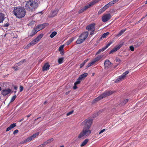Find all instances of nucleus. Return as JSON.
<instances>
[{
    "label": "nucleus",
    "instance_id": "obj_1",
    "mask_svg": "<svg viewBox=\"0 0 147 147\" xmlns=\"http://www.w3.org/2000/svg\"><path fill=\"white\" fill-rule=\"evenodd\" d=\"M14 15L17 18H21L24 17L26 14V11L24 7H15L13 11Z\"/></svg>",
    "mask_w": 147,
    "mask_h": 147
},
{
    "label": "nucleus",
    "instance_id": "obj_2",
    "mask_svg": "<svg viewBox=\"0 0 147 147\" xmlns=\"http://www.w3.org/2000/svg\"><path fill=\"white\" fill-rule=\"evenodd\" d=\"M38 6L37 3L33 0H30L27 2L25 6L26 9L30 11H35Z\"/></svg>",
    "mask_w": 147,
    "mask_h": 147
},
{
    "label": "nucleus",
    "instance_id": "obj_3",
    "mask_svg": "<svg viewBox=\"0 0 147 147\" xmlns=\"http://www.w3.org/2000/svg\"><path fill=\"white\" fill-rule=\"evenodd\" d=\"M91 131L89 129L83 128L81 132L78 136L79 138H81L83 137L86 138L91 133Z\"/></svg>",
    "mask_w": 147,
    "mask_h": 147
},
{
    "label": "nucleus",
    "instance_id": "obj_4",
    "mask_svg": "<svg viewBox=\"0 0 147 147\" xmlns=\"http://www.w3.org/2000/svg\"><path fill=\"white\" fill-rule=\"evenodd\" d=\"M88 35V32L82 33L77 39L76 41L77 44H79L82 43L87 37Z\"/></svg>",
    "mask_w": 147,
    "mask_h": 147
},
{
    "label": "nucleus",
    "instance_id": "obj_5",
    "mask_svg": "<svg viewBox=\"0 0 147 147\" xmlns=\"http://www.w3.org/2000/svg\"><path fill=\"white\" fill-rule=\"evenodd\" d=\"M113 92L111 91H106L105 92L101 95L98 96L93 100V102L97 101L101 99L109 96L113 94Z\"/></svg>",
    "mask_w": 147,
    "mask_h": 147
},
{
    "label": "nucleus",
    "instance_id": "obj_6",
    "mask_svg": "<svg viewBox=\"0 0 147 147\" xmlns=\"http://www.w3.org/2000/svg\"><path fill=\"white\" fill-rule=\"evenodd\" d=\"M92 123V119H86L82 122V125L84 126L83 128L90 129Z\"/></svg>",
    "mask_w": 147,
    "mask_h": 147
},
{
    "label": "nucleus",
    "instance_id": "obj_7",
    "mask_svg": "<svg viewBox=\"0 0 147 147\" xmlns=\"http://www.w3.org/2000/svg\"><path fill=\"white\" fill-rule=\"evenodd\" d=\"M43 36L42 34H40L34 39L32 40L31 42L27 45V46L29 47L31 45H34L37 43L42 38Z\"/></svg>",
    "mask_w": 147,
    "mask_h": 147
},
{
    "label": "nucleus",
    "instance_id": "obj_8",
    "mask_svg": "<svg viewBox=\"0 0 147 147\" xmlns=\"http://www.w3.org/2000/svg\"><path fill=\"white\" fill-rule=\"evenodd\" d=\"M95 25L94 23H93L89 25L86 27V29L90 31V35L93 34L95 30Z\"/></svg>",
    "mask_w": 147,
    "mask_h": 147
},
{
    "label": "nucleus",
    "instance_id": "obj_9",
    "mask_svg": "<svg viewBox=\"0 0 147 147\" xmlns=\"http://www.w3.org/2000/svg\"><path fill=\"white\" fill-rule=\"evenodd\" d=\"M39 134V132H37L34 134L33 135H32L30 136L28 138L26 139L25 140H24L22 141L21 142V144H23L27 142L30 141L33 138H35L36 136L38 135Z\"/></svg>",
    "mask_w": 147,
    "mask_h": 147
},
{
    "label": "nucleus",
    "instance_id": "obj_10",
    "mask_svg": "<svg viewBox=\"0 0 147 147\" xmlns=\"http://www.w3.org/2000/svg\"><path fill=\"white\" fill-rule=\"evenodd\" d=\"M129 73V72L128 71H125V72L123 73L121 75L119 76L118 78L116 79V82H119L123 79L126 76L127 74Z\"/></svg>",
    "mask_w": 147,
    "mask_h": 147
},
{
    "label": "nucleus",
    "instance_id": "obj_11",
    "mask_svg": "<svg viewBox=\"0 0 147 147\" xmlns=\"http://www.w3.org/2000/svg\"><path fill=\"white\" fill-rule=\"evenodd\" d=\"M111 18V16L110 14H107L104 15L102 17V21L105 22Z\"/></svg>",
    "mask_w": 147,
    "mask_h": 147
},
{
    "label": "nucleus",
    "instance_id": "obj_12",
    "mask_svg": "<svg viewBox=\"0 0 147 147\" xmlns=\"http://www.w3.org/2000/svg\"><path fill=\"white\" fill-rule=\"evenodd\" d=\"M112 63L107 59L106 60L104 63V66L105 69H107L112 65Z\"/></svg>",
    "mask_w": 147,
    "mask_h": 147
},
{
    "label": "nucleus",
    "instance_id": "obj_13",
    "mask_svg": "<svg viewBox=\"0 0 147 147\" xmlns=\"http://www.w3.org/2000/svg\"><path fill=\"white\" fill-rule=\"evenodd\" d=\"M113 43V42L112 41H110L106 45L103 47L102 48L98 50V51L97 52V54H98L100 53L101 52L104 51L111 44Z\"/></svg>",
    "mask_w": 147,
    "mask_h": 147
},
{
    "label": "nucleus",
    "instance_id": "obj_14",
    "mask_svg": "<svg viewBox=\"0 0 147 147\" xmlns=\"http://www.w3.org/2000/svg\"><path fill=\"white\" fill-rule=\"evenodd\" d=\"M59 10V9L57 8H55L54 10L52 11H51L50 15V17H53L56 16Z\"/></svg>",
    "mask_w": 147,
    "mask_h": 147
},
{
    "label": "nucleus",
    "instance_id": "obj_15",
    "mask_svg": "<svg viewBox=\"0 0 147 147\" xmlns=\"http://www.w3.org/2000/svg\"><path fill=\"white\" fill-rule=\"evenodd\" d=\"M122 44H120L118 45H117L109 53V54L113 53L115 52H116L120 48L122 47Z\"/></svg>",
    "mask_w": 147,
    "mask_h": 147
},
{
    "label": "nucleus",
    "instance_id": "obj_16",
    "mask_svg": "<svg viewBox=\"0 0 147 147\" xmlns=\"http://www.w3.org/2000/svg\"><path fill=\"white\" fill-rule=\"evenodd\" d=\"M48 25V24L44 23L37 26L36 28V29H37L39 31L44 28L45 26H47Z\"/></svg>",
    "mask_w": 147,
    "mask_h": 147
},
{
    "label": "nucleus",
    "instance_id": "obj_17",
    "mask_svg": "<svg viewBox=\"0 0 147 147\" xmlns=\"http://www.w3.org/2000/svg\"><path fill=\"white\" fill-rule=\"evenodd\" d=\"M50 66L49 64V63H45L42 67V70L43 71H46L49 69Z\"/></svg>",
    "mask_w": 147,
    "mask_h": 147
},
{
    "label": "nucleus",
    "instance_id": "obj_18",
    "mask_svg": "<svg viewBox=\"0 0 147 147\" xmlns=\"http://www.w3.org/2000/svg\"><path fill=\"white\" fill-rule=\"evenodd\" d=\"M11 90L10 89L3 90L2 92V94L5 96L10 92Z\"/></svg>",
    "mask_w": 147,
    "mask_h": 147
},
{
    "label": "nucleus",
    "instance_id": "obj_19",
    "mask_svg": "<svg viewBox=\"0 0 147 147\" xmlns=\"http://www.w3.org/2000/svg\"><path fill=\"white\" fill-rule=\"evenodd\" d=\"M16 124L15 123H13L11 124L9 127H8L6 130V131H8L10 130L11 129H12L14 127H15L16 126Z\"/></svg>",
    "mask_w": 147,
    "mask_h": 147
},
{
    "label": "nucleus",
    "instance_id": "obj_20",
    "mask_svg": "<svg viewBox=\"0 0 147 147\" xmlns=\"http://www.w3.org/2000/svg\"><path fill=\"white\" fill-rule=\"evenodd\" d=\"M38 31L36 28H34V29L32 31L30 34V36H32L35 34H36L37 32Z\"/></svg>",
    "mask_w": 147,
    "mask_h": 147
},
{
    "label": "nucleus",
    "instance_id": "obj_21",
    "mask_svg": "<svg viewBox=\"0 0 147 147\" xmlns=\"http://www.w3.org/2000/svg\"><path fill=\"white\" fill-rule=\"evenodd\" d=\"M89 141V139H85L81 143V147L85 145Z\"/></svg>",
    "mask_w": 147,
    "mask_h": 147
},
{
    "label": "nucleus",
    "instance_id": "obj_22",
    "mask_svg": "<svg viewBox=\"0 0 147 147\" xmlns=\"http://www.w3.org/2000/svg\"><path fill=\"white\" fill-rule=\"evenodd\" d=\"M102 57V56L101 55L98 56L97 57L95 58L93 61L94 62V63H95L96 62L100 60Z\"/></svg>",
    "mask_w": 147,
    "mask_h": 147
},
{
    "label": "nucleus",
    "instance_id": "obj_23",
    "mask_svg": "<svg viewBox=\"0 0 147 147\" xmlns=\"http://www.w3.org/2000/svg\"><path fill=\"white\" fill-rule=\"evenodd\" d=\"M5 19L4 15L2 13H0V23L2 22Z\"/></svg>",
    "mask_w": 147,
    "mask_h": 147
},
{
    "label": "nucleus",
    "instance_id": "obj_24",
    "mask_svg": "<svg viewBox=\"0 0 147 147\" xmlns=\"http://www.w3.org/2000/svg\"><path fill=\"white\" fill-rule=\"evenodd\" d=\"M88 75V74L87 73H85L81 75L79 77L80 79L82 80L83 78L86 77Z\"/></svg>",
    "mask_w": 147,
    "mask_h": 147
},
{
    "label": "nucleus",
    "instance_id": "obj_25",
    "mask_svg": "<svg viewBox=\"0 0 147 147\" xmlns=\"http://www.w3.org/2000/svg\"><path fill=\"white\" fill-rule=\"evenodd\" d=\"M26 61V60L25 59H23L21 61H20L18 63L16 64L15 65L16 66H20L23 63L25 62Z\"/></svg>",
    "mask_w": 147,
    "mask_h": 147
},
{
    "label": "nucleus",
    "instance_id": "obj_26",
    "mask_svg": "<svg viewBox=\"0 0 147 147\" xmlns=\"http://www.w3.org/2000/svg\"><path fill=\"white\" fill-rule=\"evenodd\" d=\"M74 40V38H72L68 40L66 43V44L67 45H69Z\"/></svg>",
    "mask_w": 147,
    "mask_h": 147
},
{
    "label": "nucleus",
    "instance_id": "obj_27",
    "mask_svg": "<svg viewBox=\"0 0 147 147\" xmlns=\"http://www.w3.org/2000/svg\"><path fill=\"white\" fill-rule=\"evenodd\" d=\"M92 5L90 2L88 4L86 5L83 8L84 10H86L89 8Z\"/></svg>",
    "mask_w": 147,
    "mask_h": 147
},
{
    "label": "nucleus",
    "instance_id": "obj_28",
    "mask_svg": "<svg viewBox=\"0 0 147 147\" xmlns=\"http://www.w3.org/2000/svg\"><path fill=\"white\" fill-rule=\"evenodd\" d=\"M64 59V58L63 57L59 58L58 60V62L59 64H61L63 62Z\"/></svg>",
    "mask_w": 147,
    "mask_h": 147
},
{
    "label": "nucleus",
    "instance_id": "obj_29",
    "mask_svg": "<svg viewBox=\"0 0 147 147\" xmlns=\"http://www.w3.org/2000/svg\"><path fill=\"white\" fill-rule=\"evenodd\" d=\"M106 9L104 7H103L102 8L100 9V10L98 11V14L99 15L101 14Z\"/></svg>",
    "mask_w": 147,
    "mask_h": 147
},
{
    "label": "nucleus",
    "instance_id": "obj_30",
    "mask_svg": "<svg viewBox=\"0 0 147 147\" xmlns=\"http://www.w3.org/2000/svg\"><path fill=\"white\" fill-rule=\"evenodd\" d=\"M57 34V33L56 32L54 31L50 35V37L51 38H53L54 36H55Z\"/></svg>",
    "mask_w": 147,
    "mask_h": 147
},
{
    "label": "nucleus",
    "instance_id": "obj_31",
    "mask_svg": "<svg viewBox=\"0 0 147 147\" xmlns=\"http://www.w3.org/2000/svg\"><path fill=\"white\" fill-rule=\"evenodd\" d=\"M125 30H121L120 32L117 35V36H120L122 34H123V33L125 32Z\"/></svg>",
    "mask_w": 147,
    "mask_h": 147
},
{
    "label": "nucleus",
    "instance_id": "obj_32",
    "mask_svg": "<svg viewBox=\"0 0 147 147\" xmlns=\"http://www.w3.org/2000/svg\"><path fill=\"white\" fill-rule=\"evenodd\" d=\"M94 62L92 60V61H91L88 64L87 66H86L87 68H88L89 67L91 66L92 65H93L94 63Z\"/></svg>",
    "mask_w": 147,
    "mask_h": 147
},
{
    "label": "nucleus",
    "instance_id": "obj_33",
    "mask_svg": "<svg viewBox=\"0 0 147 147\" xmlns=\"http://www.w3.org/2000/svg\"><path fill=\"white\" fill-rule=\"evenodd\" d=\"M109 33L108 32H107L106 33H105L103 34L102 36L101 37L104 38L105 37H106L109 34Z\"/></svg>",
    "mask_w": 147,
    "mask_h": 147
},
{
    "label": "nucleus",
    "instance_id": "obj_34",
    "mask_svg": "<svg viewBox=\"0 0 147 147\" xmlns=\"http://www.w3.org/2000/svg\"><path fill=\"white\" fill-rule=\"evenodd\" d=\"M128 99H126L124 100L121 103V104L122 105H124L128 101Z\"/></svg>",
    "mask_w": 147,
    "mask_h": 147
},
{
    "label": "nucleus",
    "instance_id": "obj_35",
    "mask_svg": "<svg viewBox=\"0 0 147 147\" xmlns=\"http://www.w3.org/2000/svg\"><path fill=\"white\" fill-rule=\"evenodd\" d=\"M111 7V5H110L109 3H108L106 5H105V6H104L103 7L105 8L106 9H107V8H108L109 7Z\"/></svg>",
    "mask_w": 147,
    "mask_h": 147
},
{
    "label": "nucleus",
    "instance_id": "obj_36",
    "mask_svg": "<svg viewBox=\"0 0 147 147\" xmlns=\"http://www.w3.org/2000/svg\"><path fill=\"white\" fill-rule=\"evenodd\" d=\"M81 80H82L81 79H80L79 78H78V79H77L76 82L75 83V84H80V81Z\"/></svg>",
    "mask_w": 147,
    "mask_h": 147
},
{
    "label": "nucleus",
    "instance_id": "obj_37",
    "mask_svg": "<svg viewBox=\"0 0 147 147\" xmlns=\"http://www.w3.org/2000/svg\"><path fill=\"white\" fill-rule=\"evenodd\" d=\"M64 46V45H62L60 46L59 48V51H62L63 48Z\"/></svg>",
    "mask_w": 147,
    "mask_h": 147
},
{
    "label": "nucleus",
    "instance_id": "obj_38",
    "mask_svg": "<svg viewBox=\"0 0 147 147\" xmlns=\"http://www.w3.org/2000/svg\"><path fill=\"white\" fill-rule=\"evenodd\" d=\"M16 98V96L14 95L13 96L11 100V102H13Z\"/></svg>",
    "mask_w": 147,
    "mask_h": 147
},
{
    "label": "nucleus",
    "instance_id": "obj_39",
    "mask_svg": "<svg viewBox=\"0 0 147 147\" xmlns=\"http://www.w3.org/2000/svg\"><path fill=\"white\" fill-rule=\"evenodd\" d=\"M53 138H51V139H50L46 141L47 142V143L49 144V143H51V142H53Z\"/></svg>",
    "mask_w": 147,
    "mask_h": 147
},
{
    "label": "nucleus",
    "instance_id": "obj_40",
    "mask_svg": "<svg viewBox=\"0 0 147 147\" xmlns=\"http://www.w3.org/2000/svg\"><path fill=\"white\" fill-rule=\"evenodd\" d=\"M73 113V111H71L70 112H69L67 113V116H68L71 115V114H72Z\"/></svg>",
    "mask_w": 147,
    "mask_h": 147
},
{
    "label": "nucleus",
    "instance_id": "obj_41",
    "mask_svg": "<svg viewBox=\"0 0 147 147\" xmlns=\"http://www.w3.org/2000/svg\"><path fill=\"white\" fill-rule=\"evenodd\" d=\"M47 142V141H46L45 142H44L41 145H42V146L44 147L45 146H46L47 144H48Z\"/></svg>",
    "mask_w": 147,
    "mask_h": 147
},
{
    "label": "nucleus",
    "instance_id": "obj_42",
    "mask_svg": "<svg viewBox=\"0 0 147 147\" xmlns=\"http://www.w3.org/2000/svg\"><path fill=\"white\" fill-rule=\"evenodd\" d=\"M12 68H13L15 71H17L18 70L19 68L18 67H17L16 66H14L12 67Z\"/></svg>",
    "mask_w": 147,
    "mask_h": 147
},
{
    "label": "nucleus",
    "instance_id": "obj_43",
    "mask_svg": "<svg viewBox=\"0 0 147 147\" xmlns=\"http://www.w3.org/2000/svg\"><path fill=\"white\" fill-rule=\"evenodd\" d=\"M85 11V10H84L83 9V8L81 10H79L78 11L79 13H82L83 11Z\"/></svg>",
    "mask_w": 147,
    "mask_h": 147
},
{
    "label": "nucleus",
    "instance_id": "obj_44",
    "mask_svg": "<svg viewBox=\"0 0 147 147\" xmlns=\"http://www.w3.org/2000/svg\"><path fill=\"white\" fill-rule=\"evenodd\" d=\"M130 49L132 51H133L134 50V48L133 46H131L130 47Z\"/></svg>",
    "mask_w": 147,
    "mask_h": 147
},
{
    "label": "nucleus",
    "instance_id": "obj_45",
    "mask_svg": "<svg viewBox=\"0 0 147 147\" xmlns=\"http://www.w3.org/2000/svg\"><path fill=\"white\" fill-rule=\"evenodd\" d=\"M115 60L117 62H119L121 61V60L119 58L117 57L116 58Z\"/></svg>",
    "mask_w": 147,
    "mask_h": 147
},
{
    "label": "nucleus",
    "instance_id": "obj_46",
    "mask_svg": "<svg viewBox=\"0 0 147 147\" xmlns=\"http://www.w3.org/2000/svg\"><path fill=\"white\" fill-rule=\"evenodd\" d=\"M106 130L105 129H103L102 130L100 131L99 132V134H101L104 131H105Z\"/></svg>",
    "mask_w": 147,
    "mask_h": 147
},
{
    "label": "nucleus",
    "instance_id": "obj_47",
    "mask_svg": "<svg viewBox=\"0 0 147 147\" xmlns=\"http://www.w3.org/2000/svg\"><path fill=\"white\" fill-rule=\"evenodd\" d=\"M18 132V129H16L13 132V134H16Z\"/></svg>",
    "mask_w": 147,
    "mask_h": 147
},
{
    "label": "nucleus",
    "instance_id": "obj_48",
    "mask_svg": "<svg viewBox=\"0 0 147 147\" xmlns=\"http://www.w3.org/2000/svg\"><path fill=\"white\" fill-rule=\"evenodd\" d=\"M24 88L22 86H20V92H22Z\"/></svg>",
    "mask_w": 147,
    "mask_h": 147
},
{
    "label": "nucleus",
    "instance_id": "obj_49",
    "mask_svg": "<svg viewBox=\"0 0 147 147\" xmlns=\"http://www.w3.org/2000/svg\"><path fill=\"white\" fill-rule=\"evenodd\" d=\"M44 59L42 58L39 59L38 61L39 63H40Z\"/></svg>",
    "mask_w": 147,
    "mask_h": 147
},
{
    "label": "nucleus",
    "instance_id": "obj_50",
    "mask_svg": "<svg viewBox=\"0 0 147 147\" xmlns=\"http://www.w3.org/2000/svg\"><path fill=\"white\" fill-rule=\"evenodd\" d=\"M77 84L74 83V85L73 87V89L74 90L76 89L77 88V87L76 86Z\"/></svg>",
    "mask_w": 147,
    "mask_h": 147
},
{
    "label": "nucleus",
    "instance_id": "obj_51",
    "mask_svg": "<svg viewBox=\"0 0 147 147\" xmlns=\"http://www.w3.org/2000/svg\"><path fill=\"white\" fill-rule=\"evenodd\" d=\"M108 3L110 5H111V6L113 4H114L112 1L109 2V3Z\"/></svg>",
    "mask_w": 147,
    "mask_h": 147
},
{
    "label": "nucleus",
    "instance_id": "obj_52",
    "mask_svg": "<svg viewBox=\"0 0 147 147\" xmlns=\"http://www.w3.org/2000/svg\"><path fill=\"white\" fill-rule=\"evenodd\" d=\"M85 65V64L83 62L82 63L80 64V68H82L83 66H84V65Z\"/></svg>",
    "mask_w": 147,
    "mask_h": 147
},
{
    "label": "nucleus",
    "instance_id": "obj_53",
    "mask_svg": "<svg viewBox=\"0 0 147 147\" xmlns=\"http://www.w3.org/2000/svg\"><path fill=\"white\" fill-rule=\"evenodd\" d=\"M119 0H113L112 1L113 3L114 4L115 3L118 1Z\"/></svg>",
    "mask_w": 147,
    "mask_h": 147
},
{
    "label": "nucleus",
    "instance_id": "obj_54",
    "mask_svg": "<svg viewBox=\"0 0 147 147\" xmlns=\"http://www.w3.org/2000/svg\"><path fill=\"white\" fill-rule=\"evenodd\" d=\"M147 16V13L142 18L140 21H139L138 22H140L141 20H142L144 18L146 17V16Z\"/></svg>",
    "mask_w": 147,
    "mask_h": 147
},
{
    "label": "nucleus",
    "instance_id": "obj_55",
    "mask_svg": "<svg viewBox=\"0 0 147 147\" xmlns=\"http://www.w3.org/2000/svg\"><path fill=\"white\" fill-rule=\"evenodd\" d=\"M9 24L8 23H6L3 26L4 27H7L9 26Z\"/></svg>",
    "mask_w": 147,
    "mask_h": 147
},
{
    "label": "nucleus",
    "instance_id": "obj_56",
    "mask_svg": "<svg viewBox=\"0 0 147 147\" xmlns=\"http://www.w3.org/2000/svg\"><path fill=\"white\" fill-rule=\"evenodd\" d=\"M88 59H87L85 60L83 62L85 64V63L88 61Z\"/></svg>",
    "mask_w": 147,
    "mask_h": 147
},
{
    "label": "nucleus",
    "instance_id": "obj_57",
    "mask_svg": "<svg viewBox=\"0 0 147 147\" xmlns=\"http://www.w3.org/2000/svg\"><path fill=\"white\" fill-rule=\"evenodd\" d=\"M14 89L15 90H16L17 89V87L16 86H14Z\"/></svg>",
    "mask_w": 147,
    "mask_h": 147
},
{
    "label": "nucleus",
    "instance_id": "obj_58",
    "mask_svg": "<svg viewBox=\"0 0 147 147\" xmlns=\"http://www.w3.org/2000/svg\"><path fill=\"white\" fill-rule=\"evenodd\" d=\"M31 115V114H30V115H28L27 116V117H29Z\"/></svg>",
    "mask_w": 147,
    "mask_h": 147
},
{
    "label": "nucleus",
    "instance_id": "obj_59",
    "mask_svg": "<svg viewBox=\"0 0 147 147\" xmlns=\"http://www.w3.org/2000/svg\"><path fill=\"white\" fill-rule=\"evenodd\" d=\"M38 147H43L42 145L41 144Z\"/></svg>",
    "mask_w": 147,
    "mask_h": 147
},
{
    "label": "nucleus",
    "instance_id": "obj_60",
    "mask_svg": "<svg viewBox=\"0 0 147 147\" xmlns=\"http://www.w3.org/2000/svg\"><path fill=\"white\" fill-rule=\"evenodd\" d=\"M23 120V118L22 119H21V120H20V121H19L20 122H21V121H22Z\"/></svg>",
    "mask_w": 147,
    "mask_h": 147
},
{
    "label": "nucleus",
    "instance_id": "obj_61",
    "mask_svg": "<svg viewBox=\"0 0 147 147\" xmlns=\"http://www.w3.org/2000/svg\"><path fill=\"white\" fill-rule=\"evenodd\" d=\"M2 90L1 87L0 86V91H1Z\"/></svg>",
    "mask_w": 147,
    "mask_h": 147
},
{
    "label": "nucleus",
    "instance_id": "obj_62",
    "mask_svg": "<svg viewBox=\"0 0 147 147\" xmlns=\"http://www.w3.org/2000/svg\"><path fill=\"white\" fill-rule=\"evenodd\" d=\"M145 4H147V0L146 1V2L145 3Z\"/></svg>",
    "mask_w": 147,
    "mask_h": 147
},
{
    "label": "nucleus",
    "instance_id": "obj_63",
    "mask_svg": "<svg viewBox=\"0 0 147 147\" xmlns=\"http://www.w3.org/2000/svg\"><path fill=\"white\" fill-rule=\"evenodd\" d=\"M39 117H38V118H37V119H35V120L36 121V120H37L38 119H39Z\"/></svg>",
    "mask_w": 147,
    "mask_h": 147
},
{
    "label": "nucleus",
    "instance_id": "obj_64",
    "mask_svg": "<svg viewBox=\"0 0 147 147\" xmlns=\"http://www.w3.org/2000/svg\"><path fill=\"white\" fill-rule=\"evenodd\" d=\"M94 73H92V76H94Z\"/></svg>",
    "mask_w": 147,
    "mask_h": 147
}]
</instances>
